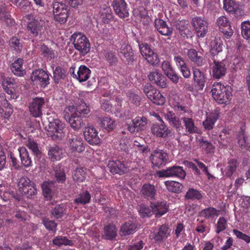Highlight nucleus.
Wrapping results in <instances>:
<instances>
[{
	"label": "nucleus",
	"instance_id": "obj_57",
	"mask_svg": "<svg viewBox=\"0 0 250 250\" xmlns=\"http://www.w3.org/2000/svg\"><path fill=\"white\" fill-rule=\"evenodd\" d=\"M65 72L60 66H57L53 72V79L56 83H58L61 79L65 78Z\"/></svg>",
	"mask_w": 250,
	"mask_h": 250
},
{
	"label": "nucleus",
	"instance_id": "obj_51",
	"mask_svg": "<svg viewBox=\"0 0 250 250\" xmlns=\"http://www.w3.org/2000/svg\"><path fill=\"white\" fill-rule=\"evenodd\" d=\"M53 244L58 246H61L62 245L65 246H72L73 244L72 241L66 238L65 236H59L56 237L53 240Z\"/></svg>",
	"mask_w": 250,
	"mask_h": 250
},
{
	"label": "nucleus",
	"instance_id": "obj_41",
	"mask_svg": "<svg viewBox=\"0 0 250 250\" xmlns=\"http://www.w3.org/2000/svg\"><path fill=\"white\" fill-rule=\"evenodd\" d=\"M18 150L22 164L25 167H30L32 164V161L25 147H20Z\"/></svg>",
	"mask_w": 250,
	"mask_h": 250
},
{
	"label": "nucleus",
	"instance_id": "obj_62",
	"mask_svg": "<svg viewBox=\"0 0 250 250\" xmlns=\"http://www.w3.org/2000/svg\"><path fill=\"white\" fill-rule=\"evenodd\" d=\"M216 232L219 234L220 232L226 229L227 224L226 219L223 217H220L216 224Z\"/></svg>",
	"mask_w": 250,
	"mask_h": 250
},
{
	"label": "nucleus",
	"instance_id": "obj_17",
	"mask_svg": "<svg viewBox=\"0 0 250 250\" xmlns=\"http://www.w3.org/2000/svg\"><path fill=\"white\" fill-rule=\"evenodd\" d=\"M45 104L44 99L42 97L34 98L29 104V109L31 114L34 117H39L42 115V109Z\"/></svg>",
	"mask_w": 250,
	"mask_h": 250
},
{
	"label": "nucleus",
	"instance_id": "obj_9",
	"mask_svg": "<svg viewBox=\"0 0 250 250\" xmlns=\"http://www.w3.org/2000/svg\"><path fill=\"white\" fill-rule=\"evenodd\" d=\"M157 175L159 177H177L184 179L186 175L185 171L183 167L180 166H173L169 167L166 169L158 171Z\"/></svg>",
	"mask_w": 250,
	"mask_h": 250
},
{
	"label": "nucleus",
	"instance_id": "obj_60",
	"mask_svg": "<svg viewBox=\"0 0 250 250\" xmlns=\"http://www.w3.org/2000/svg\"><path fill=\"white\" fill-rule=\"evenodd\" d=\"M211 45L213 54L218 53L222 50L223 43L220 39L215 38Z\"/></svg>",
	"mask_w": 250,
	"mask_h": 250
},
{
	"label": "nucleus",
	"instance_id": "obj_27",
	"mask_svg": "<svg viewBox=\"0 0 250 250\" xmlns=\"http://www.w3.org/2000/svg\"><path fill=\"white\" fill-rule=\"evenodd\" d=\"M184 126L187 133L193 134L198 132V128L195 125L191 117L184 116L181 118Z\"/></svg>",
	"mask_w": 250,
	"mask_h": 250
},
{
	"label": "nucleus",
	"instance_id": "obj_64",
	"mask_svg": "<svg viewBox=\"0 0 250 250\" xmlns=\"http://www.w3.org/2000/svg\"><path fill=\"white\" fill-rule=\"evenodd\" d=\"M17 84V82L14 78H6L2 82V86L4 87H9V88H14V85Z\"/></svg>",
	"mask_w": 250,
	"mask_h": 250
},
{
	"label": "nucleus",
	"instance_id": "obj_5",
	"mask_svg": "<svg viewBox=\"0 0 250 250\" xmlns=\"http://www.w3.org/2000/svg\"><path fill=\"white\" fill-rule=\"evenodd\" d=\"M144 91L147 97L154 104L162 105L165 103L166 99L164 96L158 89L153 87L151 84H146Z\"/></svg>",
	"mask_w": 250,
	"mask_h": 250
},
{
	"label": "nucleus",
	"instance_id": "obj_26",
	"mask_svg": "<svg viewBox=\"0 0 250 250\" xmlns=\"http://www.w3.org/2000/svg\"><path fill=\"white\" fill-rule=\"evenodd\" d=\"M155 26L158 31L163 35L170 36L172 33V28L168 27L166 22L161 19H155Z\"/></svg>",
	"mask_w": 250,
	"mask_h": 250
},
{
	"label": "nucleus",
	"instance_id": "obj_58",
	"mask_svg": "<svg viewBox=\"0 0 250 250\" xmlns=\"http://www.w3.org/2000/svg\"><path fill=\"white\" fill-rule=\"evenodd\" d=\"M27 147L31 150L34 155L39 157L41 155V152L38 147L37 144L34 141L28 140L26 143Z\"/></svg>",
	"mask_w": 250,
	"mask_h": 250
},
{
	"label": "nucleus",
	"instance_id": "obj_56",
	"mask_svg": "<svg viewBox=\"0 0 250 250\" xmlns=\"http://www.w3.org/2000/svg\"><path fill=\"white\" fill-rule=\"evenodd\" d=\"M185 197L188 199L199 200L202 198V195L199 190L190 188L187 192Z\"/></svg>",
	"mask_w": 250,
	"mask_h": 250
},
{
	"label": "nucleus",
	"instance_id": "obj_11",
	"mask_svg": "<svg viewBox=\"0 0 250 250\" xmlns=\"http://www.w3.org/2000/svg\"><path fill=\"white\" fill-rule=\"evenodd\" d=\"M18 187L22 194L27 195L28 197L35 195L37 193L35 184L31 183L30 179L26 177H22L20 179Z\"/></svg>",
	"mask_w": 250,
	"mask_h": 250
},
{
	"label": "nucleus",
	"instance_id": "obj_36",
	"mask_svg": "<svg viewBox=\"0 0 250 250\" xmlns=\"http://www.w3.org/2000/svg\"><path fill=\"white\" fill-rule=\"evenodd\" d=\"M120 53L126 59L128 62L134 61V53L130 45L126 44H122L120 49Z\"/></svg>",
	"mask_w": 250,
	"mask_h": 250
},
{
	"label": "nucleus",
	"instance_id": "obj_55",
	"mask_svg": "<svg viewBox=\"0 0 250 250\" xmlns=\"http://www.w3.org/2000/svg\"><path fill=\"white\" fill-rule=\"evenodd\" d=\"M238 144L241 147H247L249 146L248 137L242 128H241V131L239 132L238 135Z\"/></svg>",
	"mask_w": 250,
	"mask_h": 250
},
{
	"label": "nucleus",
	"instance_id": "obj_46",
	"mask_svg": "<svg viewBox=\"0 0 250 250\" xmlns=\"http://www.w3.org/2000/svg\"><path fill=\"white\" fill-rule=\"evenodd\" d=\"M100 13L101 17L104 23H108L113 18L111 8L106 5L104 6L101 8Z\"/></svg>",
	"mask_w": 250,
	"mask_h": 250
},
{
	"label": "nucleus",
	"instance_id": "obj_22",
	"mask_svg": "<svg viewBox=\"0 0 250 250\" xmlns=\"http://www.w3.org/2000/svg\"><path fill=\"white\" fill-rule=\"evenodd\" d=\"M224 9L228 12L236 16L242 15L241 5L236 3L234 0H224Z\"/></svg>",
	"mask_w": 250,
	"mask_h": 250
},
{
	"label": "nucleus",
	"instance_id": "obj_38",
	"mask_svg": "<svg viewBox=\"0 0 250 250\" xmlns=\"http://www.w3.org/2000/svg\"><path fill=\"white\" fill-rule=\"evenodd\" d=\"M23 61L22 59H17L11 65V69L14 75L18 76H22L25 71L22 68Z\"/></svg>",
	"mask_w": 250,
	"mask_h": 250
},
{
	"label": "nucleus",
	"instance_id": "obj_3",
	"mask_svg": "<svg viewBox=\"0 0 250 250\" xmlns=\"http://www.w3.org/2000/svg\"><path fill=\"white\" fill-rule=\"evenodd\" d=\"M52 7L54 20L61 24L65 23L69 15L68 6L62 2L54 1Z\"/></svg>",
	"mask_w": 250,
	"mask_h": 250
},
{
	"label": "nucleus",
	"instance_id": "obj_10",
	"mask_svg": "<svg viewBox=\"0 0 250 250\" xmlns=\"http://www.w3.org/2000/svg\"><path fill=\"white\" fill-rule=\"evenodd\" d=\"M45 25V21L42 18L36 16L28 23L27 29L35 37L41 35Z\"/></svg>",
	"mask_w": 250,
	"mask_h": 250
},
{
	"label": "nucleus",
	"instance_id": "obj_50",
	"mask_svg": "<svg viewBox=\"0 0 250 250\" xmlns=\"http://www.w3.org/2000/svg\"><path fill=\"white\" fill-rule=\"evenodd\" d=\"M91 196L89 192L85 191L80 194L75 199L74 201L77 204H85L89 202Z\"/></svg>",
	"mask_w": 250,
	"mask_h": 250
},
{
	"label": "nucleus",
	"instance_id": "obj_63",
	"mask_svg": "<svg viewBox=\"0 0 250 250\" xmlns=\"http://www.w3.org/2000/svg\"><path fill=\"white\" fill-rule=\"evenodd\" d=\"M233 233L237 238L243 240L247 244L250 243V236L249 235L243 233L242 232L236 229H234L233 230Z\"/></svg>",
	"mask_w": 250,
	"mask_h": 250
},
{
	"label": "nucleus",
	"instance_id": "obj_12",
	"mask_svg": "<svg viewBox=\"0 0 250 250\" xmlns=\"http://www.w3.org/2000/svg\"><path fill=\"white\" fill-rule=\"evenodd\" d=\"M68 146L70 152L75 154L76 153H81L84 150L85 146L83 139L76 135H68Z\"/></svg>",
	"mask_w": 250,
	"mask_h": 250
},
{
	"label": "nucleus",
	"instance_id": "obj_45",
	"mask_svg": "<svg viewBox=\"0 0 250 250\" xmlns=\"http://www.w3.org/2000/svg\"><path fill=\"white\" fill-rule=\"evenodd\" d=\"M66 214V208L63 205H57L51 210V215L56 219H62Z\"/></svg>",
	"mask_w": 250,
	"mask_h": 250
},
{
	"label": "nucleus",
	"instance_id": "obj_52",
	"mask_svg": "<svg viewBox=\"0 0 250 250\" xmlns=\"http://www.w3.org/2000/svg\"><path fill=\"white\" fill-rule=\"evenodd\" d=\"M13 4L18 6L22 12H26L30 8L28 0H10Z\"/></svg>",
	"mask_w": 250,
	"mask_h": 250
},
{
	"label": "nucleus",
	"instance_id": "obj_39",
	"mask_svg": "<svg viewBox=\"0 0 250 250\" xmlns=\"http://www.w3.org/2000/svg\"><path fill=\"white\" fill-rule=\"evenodd\" d=\"M136 226L132 221H128L123 225L120 229L121 235H129L135 232Z\"/></svg>",
	"mask_w": 250,
	"mask_h": 250
},
{
	"label": "nucleus",
	"instance_id": "obj_49",
	"mask_svg": "<svg viewBox=\"0 0 250 250\" xmlns=\"http://www.w3.org/2000/svg\"><path fill=\"white\" fill-rule=\"evenodd\" d=\"M86 169L82 167L77 168L73 175V179L78 182H83L86 178Z\"/></svg>",
	"mask_w": 250,
	"mask_h": 250
},
{
	"label": "nucleus",
	"instance_id": "obj_8",
	"mask_svg": "<svg viewBox=\"0 0 250 250\" xmlns=\"http://www.w3.org/2000/svg\"><path fill=\"white\" fill-rule=\"evenodd\" d=\"M153 167H160L165 166L168 162L167 153L162 149H155L150 156Z\"/></svg>",
	"mask_w": 250,
	"mask_h": 250
},
{
	"label": "nucleus",
	"instance_id": "obj_59",
	"mask_svg": "<svg viewBox=\"0 0 250 250\" xmlns=\"http://www.w3.org/2000/svg\"><path fill=\"white\" fill-rule=\"evenodd\" d=\"M241 34L245 39L250 38V21H245L242 23Z\"/></svg>",
	"mask_w": 250,
	"mask_h": 250
},
{
	"label": "nucleus",
	"instance_id": "obj_16",
	"mask_svg": "<svg viewBox=\"0 0 250 250\" xmlns=\"http://www.w3.org/2000/svg\"><path fill=\"white\" fill-rule=\"evenodd\" d=\"M98 131L92 125L85 127L83 135L85 140L90 145H97L101 143Z\"/></svg>",
	"mask_w": 250,
	"mask_h": 250
},
{
	"label": "nucleus",
	"instance_id": "obj_44",
	"mask_svg": "<svg viewBox=\"0 0 250 250\" xmlns=\"http://www.w3.org/2000/svg\"><path fill=\"white\" fill-rule=\"evenodd\" d=\"M53 186V183L48 182H44L42 185L43 194L47 200H51L53 197V193L52 190Z\"/></svg>",
	"mask_w": 250,
	"mask_h": 250
},
{
	"label": "nucleus",
	"instance_id": "obj_25",
	"mask_svg": "<svg viewBox=\"0 0 250 250\" xmlns=\"http://www.w3.org/2000/svg\"><path fill=\"white\" fill-rule=\"evenodd\" d=\"M193 80L195 87L198 90H203L206 83V78L204 73L199 69L193 68Z\"/></svg>",
	"mask_w": 250,
	"mask_h": 250
},
{
	"label": "nucleus",
	"instance_id": "obj_7",
	"mask_svg": "<svg viewBox=\"0 0 250 250\" xmlns=\"http://www.w3.org/2000/svg\"><path fill=\"white\" fill-rule=\"evenodd\" d=\"M140 53L143 58L152 65H156L159 62V59L157 54L146 43L139 44Z\"/></svg>",
	"mask_w": 250,
	"mask_h": 250
},
{
	"label": "nucleus",
	"instance_id": "obj_2",
	"mask_svg": "<svg viewBox=\"0 0 250 250\" xmlns=\"http://www.w3.org/2000/svg\"><path fill=\"white\" fill-rule=\"evenodd\" d=\"M74 48L83 56L89 52L90 44L88 39L83 34L81 33H75L71 37Z\"/></svg>",
	"mask_w": 250,
	"mask_h": 250
},
{
	"label": "nucleus",
	"instance_id": "obj_33",
	"mask_svg": "<svg viewBox=\"0 0 250 250\" xmlns=\"http://www.w3.org/2000/svg\"><path fill=\"white\" fill-rule=\"evenodd\" d=\"M48 154L53 161L60 160L63 156V150L58 146L54 145L49 147Z\"/></svg>",
	"mask_w": 250,
	"mask_h": 250
},
{
	"label": "nucleus",
	"instance_id": "obj_20",
	"mask_svg": "<svg viewBox=\"0 0 250 250\" xmlns=\"http://www.w3.org/2000/svg\"><path fill=\"white\" fill-rule=\"evenodd\" d=\"M150 207L155 216L160 217L168 211L169 205L166 201H157L151 202Z\"/></svg>",
	"mask_w": 250,
	"mask_h": 250
},
{
	"label": "nucleus",
	"instance_id": "obj_4",
	"mask_svg": "<svg viewBox=\"0 0 250 250\" xmlns=\"http://www.w3.org/2000/svg\"><path fill=\"white\" fill-rule=\"evenodd\" d=\"M48 134L54 139H61L64 136V124L57 118L51 116L48 118Z\"/></svg>",
	"mask_w": 250,
	"mask_h": 250
},
{
	"label": "nucleus",
	"instance_id": "obj_14",
	"mask_svg": "<svg viewBox=\"0 0 250 250\" xmlns=\"http://www.w3.org/2000/svg\"><path fill=\"white\" fill-rule=\"evenodd\" d=\"M220 115V112L218 108L210 112H206V119L202 123L205 129L206 130L212 129Z\"/></svg>",
	"mask_w": 250,
	"mask_h": 250
},
{
	"label": "nucleus",
	"instance_id": "obj_21",
	"mask_svg": "<svg viewBox=\"0 0 250 250\" xmlns=\"http://www.w3.org/2000/svg\"><path fill=\"white\" fill-rule=\"evenodd\" d=\"M132 122V125H128L127 129L130 133H133L144 129L147 124V120L143 116H138L133 119Z\"/></svg>",
	"mask_w": 250,
	"mask_h": 250
},
{
	"label": "nucleus",
	"instance_id": "obj_28",
	"mask_svg": "<svg viewBox=\"0 0 250 250\" xmlns=\"http://www.w3.org/2000/svg\"><path fill=\"white\" fill-rule=\"evenodd\" d=\"M165 118L171 125L174 127L178 131H180L184 128L181 124L182 120L177 117L173 112H168L166 113Z\"/></svg>",
	"mask_w": 250,
	"mask_h": 250
},
{
	"label": "nucleus",
	"instance_id": "obj_40",
	"mask_svg": "<svg viewBox=\"0 0 250 250\" xmlns=\"http://www.w3.org/2000/svg\"><path fill=\"white\" fill-rule=\"evenodd\" d=\"M200 216L206 219H212L219 215V210L213 207L207 208L200 212Z\"/></svg>",
	"mask_w": 250,
	"mask_h": 250
},
{
	"label": "nucleus",
	"instance_id": "obj_35",
	"mask_svg": "<svg viewBox=\"0 0 250 250\" xmlns=\"http://www.w3.org/2000/svg\"><path fill=\"white\" fill-rule=\"evenodd\" d=\"M91 70L85 65H81L77 71L75 79L80 82L86 81L89 77Z\"/></svg>",
	"mask_w": 250,
	"mask_h": 250
},
{
	"label": "nucleus",
	"instance_id": "obj_54",
	"mask_svg": "<svg viewBox=\"0 0 250 250\" xmlns=\"http://www.w3.org/2000/svg\"><path fill=\"white\" fill-rule=\"evenodd\" d=\"M0 21L3 25L6 26H12L15 24L14 20L11 18V15L8 13H0Z\"/></svg>",
	"mask_w": 250,
	"mask_h": 250
},
{
	"label": "nucleus",
	"instance_id": "obj_13",
	"mask_svg": "<svg viewBox=\"0 0 250 250\" xmlns=\"http://www.w3.org/2000/svg\"><path fill=\"white\" fill-rule=\"evenodd\" d=\"M31 80L34 84H40L42 87H45L49 83L48 73L42 69H37L33 71Z\"/></svg>",
	"mask_w": 250,
	"mask_h": 250
},
{
	"label": "nucleus",
	"instance_id": "obj_23",
	"mask_svg": "<svg viewBox=\"0 0 250 250\" xmlns=\"http://www.w3.org/2000/svg\"><path fill=\"white\" fill-rule=\"evenodd\" d=\"M217 24L220 31L226 36L227 38H230L233 34V31L231 28L230 24L227 18L225 16H221L218 18Z\"/></svg>",
	"mask_w": 250,
	"mask_h": 250
},
{
	"label": "nucleus",
	"instance_id": "obj_18",
	"mask_svg": "<svg viewBox=\"0 0 250 250\" xmlns=\"http://www.w3.org/2000/svg\"><path fill=\"white\" fill-rule=\"evenodd\" d=\"M112 6L116 14L120 18H125L129 16L128 8L125 0H113Z\"/></svg>",
	"mask_w": 250,
	"mask_h": 250
},
{
	"label": "nucleus",
	"instance_id": "obj_6",
	"mask_svg": "<svg viewBox=\"0 0 250 250\" xmlns=\"http://www.w3.org/2000/svg\"><path fill=\"white\" fill-rule=\"evenodd\" d=\"M197 36L204 38L208 31V22L204 17H195L192 18L191 22Z\"/></svg>",
	"mask_w": 250,
	"mask_h": 250
},
{
	"label": "nucleus",
	"instance_id": "obj_47",
	"mask_svg": "<svg viewBox=\"0 0 250 250\" xmlns=\"http://www.w3.org/2000/svg\"><path fill=\"white\" fill-rule=\"evenodd\" d=\"M1 105H3L6 108V111L3 116L4 118H9L13 111L12 106L8 103L7 100L5 98V97L2 95H0V106Z\"/></svg>",
	"mask_w": 250,
	"mask_h": 250
},
{
	"label": "nucleus",
	"instance_id": "obj_34",
	"mask_svg": "<svg viewBox=\"0 0 250 250\" xmlns=\"http://www.w3.org/2000/svg\"><path fill=\"white\" fill-rule=\"evenodd\" d=\"M117 234V229L113 224H109L104 226L103 232V237L107 240H112L116 237Z\"/></svg>",
	"mask_w": 250,
	"mask_h": 250
},
{
	"label": "nucleus",
	"instance_id": "obj_29",
	"mask_svg": "<svg viewBox=\"0 0 250 250\" xmlns=\"http://www.w3.org/2000/svg\"><path fill=\"white\" fill-rule=\"evenodd\" d=\"M64 118L66 120L68 119V123L75 130L80 129L83 125V121L81 116L77 115L76 113H73L71 116L69 115H64Z\"/></svg>",
	"mask_w": 250,
	"mask_h": 250
},
{
	"label": "nucleus",
	"instance_id": "obj_1",
	"mask_svg": "<svg viewBox=\"0 0 250 250\" xmlns=\"http://www.w3.org/2000/svg\"><path fill=\"white\" fill-rule=\"evenodd\" d=\"M211 91L212 97L219 104H227L232 96L230 87L221 83H215L212 85Z\"/></svg>",
	"mask_w": 250,
	"mask_h": 250
},
{
	"label": "nucleus",
	"instance_id": "obj_42",
	"mask_svg": "<svg viewBox=\"0 0 250 250\" xmlns=\"http://www.w3.org/2000/svg\"><path fill=\"white\" fill-rule=\"evenodd\" d=\"M165 185L169 191L174 193L180 192L183 188L182 184L174 181H167Z\"/></svg>",
	"mask_w": 250,
	"mask_h": 250
},
{
	"label": "nucleus",
	"instance_id": "obj_43",
	"mask_svg": "<svg viewBox=\"0 0 250 250\" xmlns=\"http://www.w3.org/2000/svg\"><path fill=\"white\" fill-rule=\"evenodd\" d=\"M238 167V163L235 159H232L229 160L224 170L225 175L227 177H231Z\"/></svg>",
	"mask_w": 250,
	"mask_h": 250
},
{
	"label": "nucleus",
	"instance_id": "obj_31",
	"mask_svg": "<svg viewBox=\"0 0 250 250\" xmlns=\"http://www.w3.org/2000/svg\"><path fill=\"white\" fill-rule=\"evenodd\" d=\"M141 193L146 199H153L156 194V189L153 185L146 184L143 186Z\"/></svg>",
	"mask_w": 250,
	"mask_h": 250
},
{
	"label": "nucleus",
	"instance_id": "obj_19",
	"mask_svg": "<svg viewBox=\"0 0 250 250\" xmlns=\"http://www.w3.org/2000/svg\"><path fill=\"white\" fill-rule=\"evenodd\" d=\"M150 130L152 134L156 137L166 138L170 133V130L163 121L160 124H153Z\"/></svg>",
	"mask_w": 250,
	"mask_h": 250
},
{
	"label": "nucleus",
	"instance_id": "obj_15",
	"mask_svg": "<svg viewBox=\"0 0 250 250\" xmlns=\"http://www.w3.org/2000/svg\"><path fill=\"white\" fill-rule=\"evenodd\" d=\"M150 81L162 88H166L167 86V79L158 69H154L148 75Z\"/></svg>",
	"mask_w": 250,
	"mask_h": 250
},
{
	"label": "nucleus",
	"instance_id": "obj_30",
	"mask_svg": "<svg viewBox=\"0 0 250 250\" xmlns=\"http://www.w3.org/2000/svg\"><path fill=\"white\" fill-rule=\"evenodd\" d=\"M170 233V230L168 227L166 225H162L158 231L152 233L150 236L155 241L159 242L167 238Z\"/></svg>",
	"mask_w": 250,
	"mask_h": 250
},
{
	"label": "nucleus",
	"instance_id": "obj_61",
	"mask_svg": "<svg viewBox=\"0 0 250 250\" xmlns=\"http://www.w3.org/2000/svg\"><path fill=\"white\" fill-rule=\"evenodd\" d=\"M232 62L236 68L241 69L245 62V60L242 55L237 54L234 55Z\"/></svg>",
	"mask_w": 250,
	"mask_h": 250
},
{
	"label": "nucleus",
	"instance_id": "obj_32",
	"mask_svg": "<svg viewBox=\"0 0 250 250\" xmlns=\"http://www.w3.org/2000/svg\"><path fill=\"white\" fill-rule=\"evenodd\" d=\"M176 65L180 69L183 76L185 78H188L190 76L189 69L187 66L184 59L181 56H175L174 58Z\"/></svg>",
	"mask_w": 250,
	"mask_h": 250
},
{
	"label": "nucleus",
	"instance_id": "obj_48",
	"mask_svg": "<svg viewBox=\"0 0 250 250\" xmlns=\"http://www.w3.org/2000/svg\"><path fill=\"white\" fill-rule=\"evenodd\" d=\"M187 55L189 59L198 66H201L203 63L202 58L198 56L197 52L194 49L188 50Z\"/></svg>",
	"mask_w": 250,
	"mask_h": 250
},
{
	"label": "nucleus",
	"instance_id": "obj_37",
	"mask_svg": "<svg viewBox=\"0 0 250 250\" xmlns=\"http://www.w3.org/2000/svg\"><path fill=\"white\" fill-rule=\"evenodd\" d=\"M99 122L101 126L108 132L113 130L116 125L115 121L109 117L101 118Z\"/></svg>",
	"mask_w": 250,
	"mask_h": 250
},
{
	"label": "nucleus",
	"instance_id": "obj_53",
	"mask_svg": "<svg viewBox=\"0 0 250 250\" xmlns=\"http://www.w3.org/2000/svg\"><path fill=\"white\" fill-rule=\"evenodd\" d=\"M9 45L17 53H20L23 48L22 44L20 42V40L16 37H13L10 39Z\"/></svg>",
	"mask_w": 250,
	"mask_h": 250
},
{
	"label": "nucleus",
	"instance_id": "obj_24",
	"mask_svg": "<svg viewBox=\"0 0 250 250\" xmlns=\"http://www.w3.org/2000/svg\"><path fill=\"white\" fill-rule=\"evenodd\" d=\"M226 71L227 67L224 62L214 61V65L212 67V75L214 78H221L226 74Z\"/></svg>",
	"mask_w": 250,
	"mask_h": 250
}]
</instances>
